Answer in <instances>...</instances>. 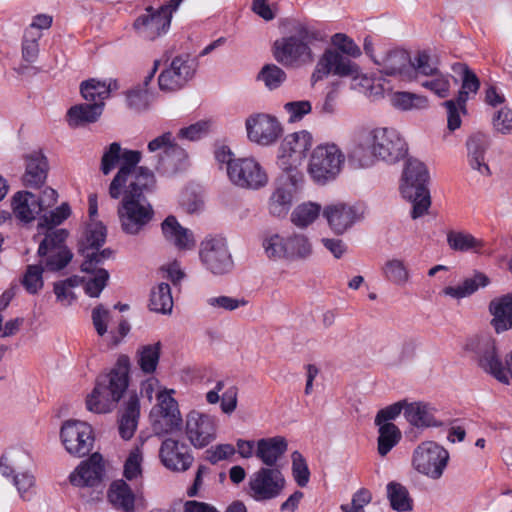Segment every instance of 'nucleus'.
<instances>
[{
  "mask_svg": "<svg viewBox=\"0 0 512 512\" xmlns=\"http://www.w3.org/2000/svg\"><path fill=\"white\" fill-rule=\"evenodd\" d=\"M344 161L345 155L336 144H321L312 151L308 172L316 183L324 185L336 179Z\"/></svg>",
  "mask_w": 512,
  "mask_h": 512,
  "instance_id": "6",
  "label": "nucleus"
},
{
  "mask_svg": "<svg viewBox=\"0 0 512 512\" xmlns=\"http://www.w3.org/2000/svg\"><path fill=\"white\" fill-rule=\"evenodd\" d=\"M104 475L103 457L100 453L95 452L79 464L69 479L71 484L77 487L97 488L101 486Z\"/></svg>",
  "mask_w": 512,
  "mask_h": 512,
  "instance_id": "23",
  "label": "nucleus"
},
{
  "mask_svg": "<svg viewBox=\"0 0 512 512\" xmlns=\"http://www.w3.org/2000/svg\"><path fill=\"white\" fill-rule=\"evenodd\" d=\"M391 102L394 107L401 110L423 109L428 105L426 97L410 92H395Z\"/></svg>",
  "mask_w": 512,
  "mask_h": 512,
  "instance_id": "50",
  "label": "nucleus"
},
{
  "mask_svg": "<svg viewBox=\"0 0 512 512\" xmlns=\"http://www.w3.org/2000/svg\"><path fill=\"white\" fill-rule=\"evenodd\" d=\"M106 239V227L101 222H92L87 226L85 240L88 248L98 249Z\"/></svg>",
  "mask_w": 512,
  "mask_h": 512,
  "instance_id": "56",
  "label": "nucleus"
},
{
  "mask_svg": "<svg viewBox=\"0 0 512 512\" xmlns=\"http://www.w3.org/2000/svg\"><path fill=\"white\" fill-rule=\"evenodd\" d=\"M207 303L214 308H221L226 311H234L239 307L246 306L248 301L244 298L239 299L230 296H218L208 298Z\"/></svg>",
  "mask_w": 512,
  "mask_h": 512,
  "instance_id": "60",
  "label": "nucleus"
},
{
  "mask_svg": "<svg viewBox=\"0 0 512 512\" xmlns=\"http://www.w3.org/2000/svg\"><path fill=\"white\" fill-rule=\"evenodd\" d=\"M466 147L470 167L483 176H490V168L485 162V153L489 147L488 136L480 132L474 133L467 139Z\"/></svg>",
  "mask_w": 512,
  "mask_h": 512,
  "instance_id": "32",
  "label": "nucleus"
},
{
  "mask_svg": "<svg viewBox=\"0 0 512 512\" xmlns=\"http://www.w3.org/2000/svg\"><path fill=\"white\" fill-rule=\"evenodd\" d=\"M25 172L22 183L25 187L38 189L47 179L49 165L46 156L40 151H33L24 157Z\"/></svg>",
  "mask_w": 512,
  "mask_h": 512,
  "instance_id": "28",
  "label": "nucleus"
},
{
  "mask_svg": "<svg viewBox=\"0 0 512 512\" xmlns=\"http://www.w3.org/2000/svg\"><path fill=\"white\" fill-rule=\"evenodd\" d=\"M373 138V152L377 160L394 164L404 159L408 153V144L394 128L370 129Z\"/></svg>",
  "mask_w": 512,
  "mask_h": 512,
  "instance_id": "12",
  "label": "nucleus"
},
{
  "mask_svg": "<svg viewBox=\"0 0 512 512\" xmlns=\"http://www.w3.org/2000/svg\"><path fill=\"white\" fill-rule=\"evenodd\" d=\"M165 240L178 250H191L195 247V239L191 230L180 225L175 216L169 215L161 224Z\"/></svg>",
  "mask_w": 512,
  "mask_h": 512,
  "instance_id": "30",
  "label": "nucleus"
},
{
  "mask_svg": "<svg viewBox=\"0 0 512 512\" xmlns=\"http://www.w3.org/2000/svg\"><path fill=\"white\" fill-rule=\"evenodd\" d=\"M291 458L293 477L298 486L305 487L310 479V471L306 460L299 451H294Z\"/></svg>",
  "mask_w": 512,
  "mask_h": 512,
  "instance_id": "54",
  "label": "nucleus"
},
{
  "mask_svg": "<svg viewBox=\"0 0 512 512\" xmlns=\"http://www.w3.org/2000/svg\"><path fill=\"white\" fill-rule=\"evenodd\" d=\"M236 453L232 444H218L205 451V459L215 465L222 460L229 459Z\"/></svg>",
  "mask_w": 512,
  "mask_h": 512,
  "instance_id": "57",
  "label": "nucleus"
},
{
  "mask_svg": "<svg viewBox=\"0 0 512 512\" xmlns=\"http://www.w3.org/2000/svg\"><path fill=\"white\" fill-rule=\"evenodd\" d=\"M60 438L65 450L78 458L88 455L95 441L91 425L79 420L65 421L60 430Z\"/></svg>",
  "mask_w": 512,
  "mask_h": 512,
  "instance_id": "15",
  "label": "nucleus"
},
{
  "mask_svg": "<svg viewBox=\"0 0 512 512\" xmlns=\"http://www.w3.org/2000/svg\"><path fill=\"white\" fill-rule=\"evenodd\" d=\"M173 389H163L156 395L157 404L150 411L151 427L156 436L180 431L183 418Z\"/></svg>",
  "mask_w": 512,
  "mask_h": 512,
  "instance_id": "7",
  "label": "nucleus"
},
{
  "mask_svg": "<svg viewBox=\"0 0 512 512\" xmlns=\"http://www.w3.org/2000/svg\"><path fill=\"white\" fill-rule=\"evenodd\" d=\"M285 110L289 114V121L296 122L301 120L305 115L311 112V103L307 100L292 101L284 105Z\"/></svg>",
  "mask_w": 512,
  "mask_h": 512,
  "instance_id": "63",
  "label": "nucleus"
},
{
  "mask_svg": "<svg viewBox=\"0 0 512 512\" xmlns=\"http://www.w3.org/2000/svg\"><path fill=\"white\" fill-rule=\"evenodd\" d=\"M404 416L413 426L418 428L438 426L430 407L422 402L407 403Z\"/></svg>",
  "mask_w": 512,
  "mask_h": 512,
  "instance_id": "38",
  "label": "nucleus"
},
{
  "mask_svg": "<svg viewBox=\"0 0 512 512\" xmlns=\"http://www.w3.org/2000/svg\"><path fill=\"white\" fill-rule=\"evenodd\" d=\"M140 416V403L136 394L129 396L119 420V434L124 440L133 437Z\"/></svg>",
  "mask_w": 512,
  "mask_h": 512,
  "instance_id": "34",
  "label": "nucleus"
},
{
  "mask_svg": "<svg viewBox=\"0 0 512 512\" xmlns=\"http://www.w3.org/2000/svg\"><path fill=\"white\" fill-rule=\"evenodd\" d=\"M322 207L315 202H304L297 205L291 213V222L298 228H306L320 215Z\"/></svg>",
  "mask_w": 512,
  "mask_h": 512,
  "instance_id": "44",
  "label": "nucleus"
},
{
  "mask_svg": "<svg viewBox=\"0 0 512 512\" xmlns=\"http://www.w3.org/2000/svg\"><path fill=\"white\" fill-rule=\"evenodd\" d=\"M405 405L406 400H402L380 409L376 414L375 424L383 425L384 423H390L389 421L396 419L402 410L405 411Z\"/></svg>",
  "mask_w": 512,
  "mask_h": 512,
  "instance_id": "59",
  "label": "nucleus"
},
{
  "mask_svg": "<svg viewBox=\"0 0 512 512\" xmlns=\"http://www.w3.org/2000/svg\"><path fill=\"white\" fill-rule=\"evenodd\" d=\"M230 181L246 189H259L268 182V177L262 166L253 158H237L227 167Z\"/></svg>",
  "mask_w": 512,
  "mask_h": 512,
  "instance_id": "19",
  "label": "nucleus"
},
{
  "mask_svg": "<svg viewBox=\"0 0 512 512\" xmlns=\"http://www.w3.org/2000/svg\"><path fill=\"white\" fill-rule=\"evenodd\" d=\"M216 416L191 410L185 418V436L196 449L207 447L217 438Z\"/></svg>",
  "mask_w": 512,
  "mask_h": 512,
  "instance_id": "17",
  "label": "nucleus"
},
{
  "mask_svg": "<svg viewBox=\"0 0 512 512\" xmlns=\"http://www.w3.org/2000/svg\"><path fill=\"white\" fill-rule=\"evenodd\" d=\"M70 214V206L67 203H63L55 210L50 211L48 215H43L39 220L38 226L53 231L52 228L60 225Z\"/></svg>",
  "mask_w": 512,
  "mask_h": 512,
  "instance_id": "53",
  "label": "nucleus"
},
{
  "mask_svg": "<svg viewBox=\"0 0 512 512\" xmlns=\"http://www.w3.org/2000/svg\"><path fill=\"white\" fill-rule=\"evenodd\" d=\"M287 448L288 443L282 436L262 438L256 442L255 456L265 465L264 468H278L277 462Z\"/></svg>",
  "mask_w": 512,
  "mask_h": 512,
  "instance_id": "29",
  "label": "nucleus"
},
{
  "mask_svg": "<svg viewBox=\"0 0 512 512\" xmlns=\"http://www.w3.org/2000/svg\"><path fill=\"white\" fill-rule=\"evenodd\" d=\"M161 464L172 472H185L192 466L194 456L190 447L177 439L166 438L159 448Z\"/></svg>",
  "mask_w": 512,
  "mask_h": 512,
  "instance_id": "21",
  "label": "nucleus"
},
{
  "mask_svg": "<svg viewBox=\"0 0 512 512\" xmlns=\"http://www.w3.org/2000/svg\"><path fill=\"white\" fill-rule=\"evenodd\" d=\"M410 62L409 53L403 49L387 50L379 53V57L375 58V64L382 74L402 78H409Z\"/></svg>",
  "mask_w": 512,
  "mask_h": 512,
  "instance_id": "26",
  "label": "nucleus"
},
{
  "mask_svg": "<svg viewBox=\"0 0 512 512\" xmlns=\"http://www.w3.org/2000/svg\"><path fill=\"white\" fill-rule=\"evenodd\" d=\"M107 497L115 508L124 512L134 511L135 495L124 480L113 481L108 489Z\"/></svg>",
  "mask_w": 512,
  "mask_h": 512,
  "instance_id": "36",
  "label": "nucleus"
},
{
  "mask_svg": "<svg viewBox=\"0 0 512 512\" xmlns=\"http://www.w3.org/2000/svg\"><path fill=\"white\" fill-rule=\"evenodd\" d=\"M324 41L322 33L316 28L298 22L292 34L276 40L272 47L274 59L286 68H298L311 64L315 60L313 46Z\"/></svg>",
  "mask_w": 512,
  "mask_h": 512,
  "instance_id": "2",
  "label": "nucleus"
},
{
  "mask_svg": "<svg viewBox=\"0 0 512 512\" xmlns=\"http://www.w3.org/2000/svg\"><path fill=\"white\" fill-rule=\"evenodd\" d=\"M378 453L383 457L386 456L401 440L402 434L400 429L393 423H384L378 425Z\"/></svg>",
  "mask_w": 512,
  "mask_h": 512,
  "instance_id": "45",
  "label": "nucleus"
},
{
  "mask_svg": "<svg viewBox=\"0 0 512 512\" xmlns=\"http://www.w3.org/2000/svg\"><path fill=\"white\" fill-rule=\"evenodd\" d=\"M449 460L448 451L433 441L422 442L414 450L412 463L421 474L439 479Z\"/></svg>",
  "mask_w": 512,
  "mask_h": 512,
  "instance_id": "13",
  "label": "nucleus"
},
{
  "mask_svg": "<svg viewBox=\"0 0 512 512\" xmlns=\"http://www.w3.org/2000/svg\"><path fill=\"white\" fill-rule=\"evenodd\" d=\"M452 70L459 75L462 80L461 89L456 99L447 100L444 106L448 114V128L451 131L456 130L461 125L459 110L465 111V105L469 93H476L480 87V81L477 75L464 63H455Z\"/></svg>",
  "mask_w": 512,
  "mask_h": 512,
  "instance_id": "11",
  "label": "nucleus"
},
{
  "mask_svg": "<svg viewBox=\"0 0 512 512\" xmlns=\"http://www.w3.org/2000/svg\"><path fill=\"white\" fill-rule=\"evenodd\" d=\"M257 79L262 81L269 90H275L286 81L287 74L276 64H266L259 71Z\"/></svg>",
  "mask_w": 512,
  "mask_h": 512,
  "instance_id": "49",
  "label": "nucleus"
},
{
  "mask_svg": "<svg viewBox=\"0 0 512 512\" xmlns=\"http://www.w3.org/2000/svg\"><path fill=\"white\" fill-rule=\"evenodd\" d=\"M323 55L324 61L328 64L332 74L340 77H356L358 75V65L352 62L348 57L343 56L340 52L328 49Z\"/></svg>",
  "mask_w": 512,
  "mask_h": 512,
  "instance_id": "39",
  "label": "nucleus"
},
{
  "mask_svg": "<svg viewBox=\"0 0 512 512\" xmlns=\"http://www.w3.org/2000/svg\"><path fill=\"white\" fill-rule=\"evenodd\" d=\"M42 264L28 265L21 280L22 285L30 294H36L44 285Z\"/></svg>",
  "mask_w": 512,
  "mask_h": 512,
  "instance_id": "51",
  "label": "nucleus"
},
{
  "mask_svg": "<svg viewBox=\"0 0 512 512\" xmlns=\"http://www.w3.org/2000/svg\"><path fill=\"white\" fill-rule=\"evenodd\" d=\"M312 143L313 138L308 131L303 130L288 134L281 143L282 154L277 164L279 165V162L285 157L287 161L286 166L298 168V165L310 150Z\"/></svg>",
  "mask_w": 512,
  "mask_h": 512,
  "instance_id": "24",
  "label": "nucleus"
},
{
  "mask_svg": "<svg viewBox=\"0 0 512 512\" xmlns=\"http://www.w3.org/2000/svg\"><path fill=\"white\" fill-rule=\"evenodd\" d=\"M285 484V477L279 468L261 467L249 479L248 494L258 502L272 500L281 495Z\"/></svg>",
  "mask_w": 512,
  "mask_h": 512,
  "instance_id": "16",
  "label": "nucleus"
},
{
  "mask_svg": "<svg viewBox=\"0 0 512 512\" xmlns=\"http://www.w3.org/2000/svg\"><path fill=\"white\" fill-rule=\"evenodd\" d=\"M161 352V343L141 346L137 351V363L146 374L153 373L158 365Z\"/></svg>",
  "mask_w": 512,
  "mask_h": 512,
  "instance_id": "46",
  "label": "nucleus"
},
{
  "mask_svg": "<svg viewBox=\"0 0 512 512\" xmlns=\"http://www.w3.org/2000/svg\"><path fill=\"white\" fill-rule=\"evenodd\" d=\"M199 255L202 264L214 275L229 273L234 266L227 242L222 237H207L201 242Z\"/></svg>",
  "mask_w": 512,
  "mask_h": 512,
  "instance_id": "18",
  "label": "nucleus"
},
{
  "mask_svg": "<svg viewBox=\"0 0 512 512\" xmlns=\"http://www.w3.org/2000/svg\"><path fill=\"white\" fill-rule=\"evenodd\" d=\"M439 61L436 56L432 55L428 50L417 51L415 56L411 58L409 65V78L411 74L422 76H437L440 72Z\"/></svg>",
  "mask_w": 512,
  "mask_h": 512,
  "instance_id": "40",
  "label": "nucleus"
},
{
  "mask_svg": "<svg viewBox=\"0 0 512 512\" xmlns=\"http://www.w3.org/2000/svg\"><path fill=\"white\" fill-rule=\"evenodd\" d=\"M285 157L279 162L282 173L276 180L275 189L269 198V212L276 217H284L289 212L293 195L303 175L295 166H286Z\"/></svg>",
  "mask_w": 512,
  "mask_h": 512,
  "instance_id": "8",
  "label": "nucleus"
},
{
  "mask_svg": "<svg viewBox=\"0 0 512 512\" xmlns=\"http://www.w3.org/2000/svg\"><path fill=\"white\" fill-rule=\"evenodd\" d=\"M447 242L451 249L462 252L469 250L478 252L484 246V243L481 240L475 238L469 233L463 232L448 233Z\"/></svg>",
  "mask_w": 512,
  "mask_h": 512,
  "instance_id": "48",
  "label": "nucleus"
},
{
  "mask_svg": "<svg viewBox=\"0 0 512 512\" xmlns=\"http://www.w3.org/2000/svg\"><path fill=\"white\" fill-rule=\"evenodd\" d=\"M331 41L332 44L340 50V52L348 56L355 58L361 54L360 48L353 42L352 39L343 33L334 34Z\"/></svg>",
  "mask_w": 512,
  "mask_h": 512,
  "instance_id": "61",
  "label": "nucleus"
},
{
  "mask_svg": "<svg viewBox=\"0 0 512 512\" xmlns=\"http://www.w3.org/2000/svg\"><path fill=\"white\" fill-rule=\"evenodd\" d=\"M113 88L117 87V82L113 81L107 84L96 79L83 81L80 85V92L83 98L90 103H104V100L110 96Z\"/></svg>",
  "mask_w": 512,
  "mask_h": 512,
  "instance_id": "41",
  "label": "nucleus"
},
{
  "mask_svg": "<svg viewBox=\"0 0 512 512\" xmlns=\"http://www.w3.org/2000/svg\"><path fill=\"white\" fill-rule=\"evenodd\" d=\"M474 350L478 365L502 384H510L512 379V351L506 355L505 362L497 353L495 340L489 336L478 337L470 344Z\"/></svg>",
  "mask_w": 512,
  "mask_h": 512,
  "instance_id": "5",
  "label": "nucleus"
},
{
  "mask_svg": "<svg viewBox=\"0 0 512 512\" xmlns=\"http://www.w3.org/2000/svg\"><path fill=\"white\" fill-rule=\"evenodd\" d=\"M263 247L270 259L300 260L312 253L308 237L301 233H292L287 237L273 234L264 239Z\"/></svg>",
  "mask_w": 512,
  "mask_h": 512,
  "instance_id": "9",
  "label": "nucleus"
},
{
  "mask_svg": "<svg viewBox=\"0 0 512 512\" xmlns=\"http://www.w3.org/2000/svg\"><path fill=\"white\" fill-rule=\"evenodd\" d=\"M141 159L140 151L122 148L120 143L113 142L105 148L100 163L104 175H109L119 166L108 193L112 199L123 196L117 213L122 230L131 235L138 234L154 215L145 194L154 190L156 178L149 168L138 166Z\"/></svg>",
  "mask_w": 512,
  "mask_h": 512,
  "instance_id": "1",
  "label": "nucleus"
},
{
  "mask_svg": "<svg viewBox=\"0 0 512 512\" xmlns=\"http://www.w3.org/2000/svg\"><path fill=\"white\" fill-rule=\"evenodd\" d=\"M348 159L357 167H369L376 159L373 152V138L369 128H359L353 134L348 148Z\"/></svg>",
  "mask_w": 512,
  "mask_h": 512,
  "instance_id": "25",
  "label": "nucleus"
},
{
  "mask_svg": "<svg viewBox=\"0 0 512 512\" xmlns=\"http://www.w3.org/2000/svg\"><path fill=\"white\" fill-rule=\"evenodd\" d=\"M104 103H85L72 106L68 112V123L71 127L84 126L96 122L101 116Z\"/></svg>",
  "mask_w": 512,
  "mask_h": 512,
  "instance_id": "35",
  "label": "nucleus"
},
{
  "mask_svg": "<svg viewBox=\"0 0 512 512\" xmlns=\"http://www.w3.org/2000/svg\"><path fill=\"white\" fill-rule=\"evenodd\" d=\"M387 497L391 508L397 512H408L413 509V499L408 489L401 483L389 482L387 484Z\"/></svg>",
  "mask_w": 512,
  "mask_h": 512,
  "instance_id": "42",
  "label": "nucleus"
},
{
  "mask_svg": "<svg viewBox=\"0 0 512 512\" xmlns=\"http://www.w3.org/2000/svg\"><path fill=\"white\" fill-rule=\"evenodd\" d=\"M198 68L196 59L190 55H178L158 76V86L163 92H175L193 79Z\"/></svg>",
  "mask_w": 512,
  "mask_h": 512,
  "instance_id": "14",
  "label": "nucleus"
},
{
  "mask_svg": "<svg viewBox=\"0 0 512 512\" xmlns=\"http://www.w3.org/2000/svg\"><path fill=\"white\" fill-rule=\"evenodd\" d=\"M323 216L326 218L329 227L336 234H343L358 218L356 209L344 203L325 207L323 209Z\"/></svg>",
  "mask_w": 512,
  "mask_h": 512,
  "instance_id": "31",
  "label": "nucleus"
},
{
  "mask_svg": "<svg viewBox=\"0 0 512 512\" xmlns=\"http://www.w3.org/2000/svg\"><path fill=\"white\" fill-rule=\"evenodd\" d=\"M129 358L121 356L110 372L100 374L92 392L87 396L89 411L102 414L116 408L129 386Z\"/></svg>",
  "mask_w": 512,
  "mask_h": 512,
  "instance_id": "3",
  "label": "nucleus"
},
{
  "mask_svg": "<svg viewBox=\"0 0 512 512\" xmlns=\"http://www.w3.org/2000/svg\"><path fill=\"white\" fill-rule=\"evenodd\" d=\"M489 312L493 316L491 325L496 333L512 328V293L493 299L489 303Z\"/></svg>",
  "mask_w": 512,
  "mask_h": 512,
  "instance_id": "33",
  "label": "nucleus"
},
{
  "mask_svg": "<svg viewBox=\"0 0 512 512\" xmlns=\"http://www.w3.org/2000/svg\"><path fill=\"white\" fill-rule=\"evenodd\" d=\"M13 483L16 486L20 497L24 501H29L35 494V477L29 472H24L13 476Z\"/></svg>",
  "mask_w": 512,
  "mask_h": 512,
  "instance_id": "55",
  "label": "nucleus"
},
{
  "mask_svg": "<svg viewBox=\"0 0 512 512\" xmlns=\"http://www.w3.org/2000/svg\"><path fill=\"white\" fill-rule=\"evenodd\" d=\"M245 125L249 140L264 146L275 143L283 132L280 122L264 113L249 116Z\"/></svg>",
  "mask_w": 512,
  "mask_h": 512,
  "instance_id": "22",
  "label": "nucleus"
},
{
  "mask_svg": "<svg viewBox=\"0 0 512 512\" xmlns=\"http://www.w3.org/2000/svg\"><path fill=\"white\" fill-rule=\"evenodd\" d=\"M171 25L170 18L159 8L147 6L133 23V28L143 40L155 41L165 35Z\"/></svg>",
  "mask_w": 512,
  "mask_h": 512,
  "instance_id": "20",
  "label": "nucleus"
},
{
  "mask_svg": "<svg viewBox=\"0 0 512 512\" xmlns=\"http://www.w3.org/2000/svg\"><path fill=\"white\" fill-rule=\"evenodd\" d=\"M43 199L32 192L23 190L16 192L11 201V207L15 217L23 222L30 223L44 210Z\"/></svg>",
  "mask_w": 512,
  "mask_h": 512,
  "instance_id": "27",
  "label": "nucleus"
},
{
  "mask_svg": "<svg viewBox=\"0 0 512 512\" xmlns=\"http://www.w3.org/2000/svg\"><path fill=\"white\" fill-rule=\"evenodd\" d=\"M149 308L161 314H169L173 308L171 287L167 283H160L151 290Z\"/></svg>",
  "mask_w": 512,
  "mask_h": 512,
  "instance_id": "43",
  "label": "nucleus"
},
{
  "mask_svg": "<svg viewBox=\"0 0 512 512\" xmlns=\"http://www.w3.org/2000/svg\"><path fill=\"white\" fill-rule=\"evenodd\" d=\"M94 276L85 283V292L90 297H99L102 290L106 287L109 280V273L103 268H94V272H90Z\"/></svg>",
  "mask_w": 512,
  "mask_h": 512,
  "instance_id": "52",
  "label": "nucleus"
},
{
  "mask_svg": "<svg viewBox=\"0 0 512 512\" xmlns=\"http://www.w3.org/2000/svg\"><path fill=\"white\" fill-rule=\"evenodd\" d=\"M490 283V279L482 272L476 271L472 277L466 278L458 286H447L443 289V293L452 298L461 299L472 295L480 287H486Z\"/></svg>",
  "mask_w": 512,
  "mask_h": 512,
  "instance_id": "37",
  "label": "nucleus"
},
{
  "mask_svg": "<svg viewBox=\"0 0 512 512\" xmlns=\"http://www.w3.org/2000/svg\"><path fill=\"white\" fill-rule=\"evenodd\" d=\"M142 455L136 450L132 451L124 464V476L127 480L136 479L142 474Z\"/></svg>",
  "mask_w": 512,
  "mask_h": 512,
  "instance_id": "62",
  "label": "nucleus"
},
{
  "mask_svg": "<svg viewBox=\"0 0 512 512\" xmlns=\"http://www.w3.org/2000/svg\"><path fill=\"white\" fill-rule=\"evenodd\" d=\"M150 95L147 89L136 87L127 93V104L136 111L144 110L148 107Z\"/></svg>",
  "mask_w": 512,
  "mask_h": 512,
  "instance_id": "58",
  "label": "nucleus"
},
{
  "mask_svg": "<svg viewBox=\"0 0 512 512\" xmlns=\"http://www.w3.org/2000/svg\"><path fill=\"white\" fill-rule=\"evenodd\" d=\"M429 173L424 163L417 159H408L400 186L404 198L413 203L411 217L417 219L425 215L431 205L427 188Z\"/></svg>",
  "mask_w": 512,
  "mask_h": 512,
  "instance_id": "4",
  "label": "nucleus"
},
{
  "mask_svg": "<svg viewBox=\"0 0 512 512\" xmlns=\"http://www.w3.org/2000/svg\"><path fill=\"white\" fill-rule=\"evenodd\" d=\"M371 501V493L367 489L358 490L352 498L350 505H342L343 512H365L364 506Z\"/></svg>",
  "mask_w": 512,
  "mask_h": 512,
  "instance_id": "64",
  "label": "nucleus"
},
{
  "mask_svg": "<svg viewBox=\"0 0 512 512\" xmlns=\"http://www.w3.org/2000/svg\"><path fill=\"white\" fill-rule=\"evenodd\" d=\"M68 232L65 229L49 231L38 247L40 264L51 272L64 269L72 260L73 254L65 245Z\"/></svg>",
  "mask_w": 512,
  "mask_h": 512,
  "instance_id": "10",
  "label": "nucleus"
},
{
  "mask_svg": "<svg viewBox=\"0 0 512 512\" xmlns=\"http://www.w3.org/2000/svg\"><path fill=\"white\" fill-rule=\"evenodd\" d=\"M382 273L386 280L398 286L405 285L410 278L404 261L397 258L387 260L382 267Z\"/></svg>",
  "mask_w": 512,
  "mask_h": 512,
  "instance_id": "47",
  "label": "nucleus"
}]
</instances>
